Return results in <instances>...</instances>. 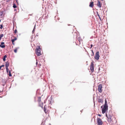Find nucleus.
Wrapping results in <instances>:
<instances>
[{
	"mask_svg": "<svg viewBox=\"0 0 125 125\" xmlns=\"http://www.w3.org/2000/svg\"><path fill=\"white\" fill-rule=\"evenodd\" d=\"M41 49L40 46H38L37 47L36 49V53L37 55L39 56L41 54Z\"/></svg>",
	"mask_w": 125,
	"mask_h": 125,
	"instance_id": "f257e3e1",
	"label": "nucleus"
},
{
	"mask_svg": "<svg viewBox=\"0 0 125 125\" xmlns=\"http://www.w3.org/2000/svg\"><path fill=\"white\" fill-rule=\"evenodd\" d=\"M48 16H42L39 17V20L41 22H45L46 21V19L48 18Z\"/></svg>",
	"mask_w": 125,
	"mask_h": 125,
	"instance_id": "f03ea898",
	"label": "nucleus"
},
{
	"mask_svg": "<svg viewBox=\"0 0 125 125\" xmlns=\"http://www.w3.org/2000/svg\"><path fill=\"white\" fill-rule=\"evenodd\" d=\"M108 107L105 106H103V105L101 106V107L102 109V114H104L106 111L108 110Z\"/></svg>",
	"mask_w": 125,
	"mask_h": 125,
	"instance_id": "7ed1b4c3",
	"label": "nucleus"
},
{
	"mask_svg": "<svg viewBox=\"0 0 125 125\" xmlns=\"http://www.w3.org/2000/svg\"><path fill=\"white\" fill-rule=\"evenodd\" d=\"M106 116L108 119V121L109 122H111L112 121V116L109 114H108L107 113H106Z\"/></svg>",
	"mask_w": 125,
	"mask_h": 125,
	"instance_id": "20e7f679",
	"label": "nucleus"
},
{
	"mask_svg": "<svg viewBox=\"0 0 125 125\" xmlns=\"http://www.w3.org/2000/svg\"><path fill=\"white\" fill-rule=\"evenodd\" d=\"M97 123L98 125H102L103 122L102 120L100 118L97 117Z\"/></svg>",
	"mask_w": 125,
	"mask_h": 125,
	"instance_id": "39448f33",
	"label": "nucleus"
},
{
	"mask_svg": "<svg viewBox=\"0 0 125 125\" xmlns=\"http://www.w3.org/2000/svg\"><path fill=\"white\" fill-rule=\"evenodd\" d=\"M99 53V52L98 51H97L96 52L94 56V58L95 59L98 60L99 59L100 57Z\"/></svg>",
	"mask_w": 125,
	"mask_h": 125,
	"instance_id": "423d86ee",
	"label": "nucleus"
},
{
	"mask_svg": "<svg viewBox=\"0 0 125 125\" xmlns=\"http://www.w3.org/2000/svg\"><path fill=\"white\" fill-rule=\"evenodd\" d=\"M38 101L39 102V106L41 107L42 108H43V103H42L41 104H40L41 101V97H39L38 98Z\"/></svg>",
	"mask_w": 125,
	"mask_h": 125,
	"instance_id": "0eeeda50",
	"label": "nucleus"
},
{
	"mask_svg": "<svg viewBox=\"0 0 125 125\" xmlns=\"http://www.w3.org/2000/svg\"><path fill=\"white\" fill-rule=\"evenodd\" d=\"M90 69L91 72H93L94 70V64L93 62H92L91 63V65H90Z\"/></svg>",
	"mask_w": 125,
	"mask_h": 125,
	"instance_id": "6e6552de",
	"label": "nucleus"
},
{
	"mask_svg": "<svg viewBox=\"0 0 125 125\" xmlns=\"http://www.w3.org/2000/svg\"><path fill=\"white\" fill-rule=\"evenodd\" d=\"M102 85L101 84H99L98 86V90L100 93L102 92Z\"/></svg>",
	"mask_w": 125,
	"mask_h": 125,
	"instance_id": "1a4fd4ad",
	"label": "nucleus"
},
{
	"mask_svg": "<svg viewBox=\"0 0 125 125\" xmlns=\"http://www.w3.org/2000/svg\"><path fill=\"white\" fill-rule=\"evenodd\" d=\"M98 2L97 3V6L99 8H100L102 7V3L99 0H98Z\"/></svg>",
	"mask_w": 125,
	"mask_h": 125,
	"instance_id": "9d476101",
	"label": "nucleus"
},
{
	"mask_svg": "<svg viewBox=\"0 0 125 125\" xmlns=\"http://www.w3.org/2000/svg\"><path fill=\"white\" fill-rule=\"evenodd\" d=\"M5 43L4 42H1V44L0 45V47L1 48H3L5 47V46L4 44Z\"/></svg>",
	"mask_w": 125,
	"mask_h": 125,
	"instance_id": "9b49d317",
	"label": "nucleus"
},
{
	"mask_svg": "<svg viewBox=\"0 0 125 125\" xmlns=\"http://www.w3.org/2000/svg\"><path fill=\"white\" fill-rule=\"evenodd\" d=\"M98 102L99 103H103L104 101L103 99H100V98L98 99Z\"/></svg>",
	"mask_w": 125,
	"mask_h": 125,
	"instance_id": "f8f14e48",
	"label": "nucleus"
},
{
	"mask_svg": "<svg viewBox=\"0 0 125 125\" xmlns=\"http://www.w3.org/2000/svg\"><path fill=\"white\" fill-rule=\"evenodd\" d=\"M9 66V62L8 61H7L6 62L5 66L6 68H8V67Z\"/></svg>",
	"mask_w": 125,
	"mask_h": 125,
	"instance_id": "ddd939ff",
	"label": "nucleus"
},
{
	"mask_svg": "<svg viewBox=\"0 0 125 125\" xmlns=\"http://www.w3.org/2000/svg\"><path fill=\"white\" fill-rule=\"evenodd\" d=\"M104 106L108 107L107 103V102L106 100L105 99V104H104Z\"/></svg>",
	"mask_w": 125,
	"mask_h": 125,
	"instance_id": "4468645a",
	"label": "nucleus"
},
{
	"mask_svg": "<svg viewBox=\"0 0 125 125\" xmlns=\"http://www.w3.org/2000/svg\"><path fill=\"white\" fill-rule=\"evenodd\" d=\"M94 2H91L90 3L89 6L90 7H93L94 6Z\"/></svg>",
	"mask_w": 125,
	"mask_h": 125,
	"instance_id": "2eb2a0df",
	"label": "nucleus"
},
{
	"mask_svg": "<svg viewBox=\"0 0 125 125\" xmlns=\"http://www.w3.org/2000/svg\"><path fill=\"white\" fill-rule=\"evenodd\" d=\"M54 18L55 19L56 21L57 20V19L58 21L60 20V18L58 17V16H55Z\"/></svg>",
	"mask_w": 125,
	"mask_h": 125,
	"instance_id": "dca6fc26",
	"label": "nucleus"
},
{
	"mask_svg": "<svg viewBox=\"0 0 125 125\" xmlns=\"http://www.w3.org/2000/svg\"><path fill=\"white\" fill-rule=\"evenodd\" d=\"M19 47H18L15 48V49L14 50V52L16 53L17 52V50L19 49Z\"/></svg>",
	"mask_w": 125,
	"mask_h": 125,
	"instance_id": "f3484780",
	"label": "nucleus"
},
{
	"mask_svg": "<svg viewBox=\"0 0 125 125\" xmlns=\"http://www.w3.org/2000/svg\"><path fill=\"white\" fill-rule=\"evenodd\" d=\"M98 17H99L100 19V21H102V20H103V19H104V17L103 16V18H102V16H98Z\"/></svg>",
	"mask_w": 125,
	"mask_h": 125,
	"instance_id": "a211bd4d",
	"label": "nucleus"
},
{
	"mask_svg": "<svg viewBox=\"0 0 125 125\" xmlns=\"http://www.w3.org/2000/svg\"><path fill=\"white\" fill-rule=\"evenodd\" d=\"M17 38L16 37L14 38V39H12L11 40V42L12 43H13L16 40Z\"/></svg>",
	"mask_w": 125,
	"mask_h": 125,
	"instance_id": "6ab92c4d",
	"label": "nucleus"
},
{
	"mask_svg": "<svg viewBox=\"0 0 125 125\" xmlns=\"http://www.w3.org/2000/svg\"><path fill=\"white\" fill-rule=\"evenodd\" d=\"M8 75L10 77H11L12 76V75L11 73V72L10 71H9V74Z\"/></svg>",
	"mask_w": 125,
	"mask_h": 125,
	"instance_id": "aec40b11",
	"label": "nucleus"
},
{
	"mask_svg": "<svg viewBox=\"0 0 125 125\" xmlns=\"http://www.w3.org/2000/svg\"><path fill=\"white\" fill-rule=\"evenodd\" d=\"M45 106H46V105H45L44 106V112L45 113H46V109L45 108Z\"/></svg>",
	"mask_w": 125,
	"mask_h": 125,
	"instance_id": "412c9836",
	"label": "nucleus"
},
{
	"mask_svg": "<svg viewBox=\"0 0 125 125\" xmlns=\"http://www.w3.org/2000/svg\"><path fill=\"white\" fill-rule=\"evenodd\" d=\"M4 35L3 34H2L0 35V39L1 40V39L2 37Z\"/></svg>",
	"mask_w": 125,
	"mask_h": 125,
	"instance_id": "4be33fe9",
	"label": "nucleus"
},
{
	"mask_svg": "<svg viewBox=\"0 0 125 125\" xmlns=\"http://www.w3.org/2000/svg\"><path fill=\"white\" fill-rule=\"evenodd\" d=\"M13 7L14 8H15L17 7V6L15 4H13Z\"/></svg>",
	"mask_w": 125,
	"mask_h": 125,
	"instance_id": "5701e85b",
	"label": "nucleus"
},
{
	"mask_svg": "<svg viewBox=\"0 0 125 125\" xmlns=\"http://www.w3.org/2000/svg\"><path fill=\"white\" fill-rule=\"evenodd\" d=\"M6 72H7V73H8V72H9V69H8V68H6Z\"/></svg>",
	"mask_w": 125,
	"mask_h": 125,
	"instance_id": "b1692460",
	"label": "nucleus"
},
{
	"mask_svg": "<svg viewBox=\"0 0 125 125\" xmlns=\"http://www.w3.org/2000/svg\"><path fill=\"white\" fill-rule=\"evenodd\" d=\"M0 28L1 29H2L3 27V25L2 24H1V25H0Z\"/></svg>",
	"mask_w": 125,
	"mask_h": 125,
	"instance_id": "393cba45",
	"label": "nucleus"
},
{
	"mask_svg": "<svg viewBox=\"0 0 125 125\" xmlns=\"http://www.w3.org/2000/svg\"><path fill=\"white\" fill-rule=\"evenodd\" d=\"M3 12L2 11H0V16H2L3 14Z\"/></svg>",
	"mask_w": 125,
	"mask_h": 125,
	"instance_id": "a878e982",
	"label": "nucleus"
},
{
	"mask_svg": "<svg viewBox=\"0 0 125 125\" xmlns=\"http://www.w3.org/2000/svg\"><path fill=\"white\" fill-rule=\"evenodd\" d=\"M92 53H93L92 54H91V55L92 56H93L94 55V52L93 50H92Z\"/></svg>",
	"mask_w": 125,
	"mask_h": 125,
	"instance_id": "bb28decb",
	"label": "nucleus"
},
{
	"mask_svg": "<svg viewBox=\"0 0 125 125\" xmlns=\"http://www.w3.org/2000/svg\"><path fill=\"white\" fill-rule=\"evenodd\" d=\"M6 81H5V82L4 83H3V86H4L6 84Z\"/></svg>",
	"mask_w": 125,
	"mask_h": 125,
	"instance_id": "cd10ccee",
	"label": "nucleus"
},
{
	"mask_svg": "<svg viewBox=\"0 0 125 125\" xmlns=\"http://www.w3.org/2000/svg\"><path fill=\"white\" fill-rule=\"evenodd\" d=\"M3 61H5L6 60V58L3 57Z\"/></svg>",
	"mask_w": 125,
	"mask_h": 125,
	"instance_id": "c85d7f7f",
	"label": "nucleus"
},
{
	"mask_svg": "<svg viewBox=\"0 0 125 125\" xmlns=\"http://www.w3.org/2000/svg\"><path fill=\"white\" fill-rule=\"evenodd\" d=\"M17 30L15 29L14 31V33H17Z\"/></svg>",
	"mask_w": 125,
	"mask_h": 125,
	"instance_id": "c756f323",
	"label": "nucleus"
},
{
	"mask_svg": "<svg viewBox=\"0 0 125 125\" xmlns=\"http://www.w3.org/2000/svg\"><path fill=\"white\" fill-rule=\"evenodd\" d=\"M2 81L3 82V83H4L5 82V81H6L4 79H3L2 80Z\"/></svg>",
	"mask_w": 125,
	"mask_h": 125,
	"instance_id": "7c9ffc66",
	"label": "nucleus"
},
{
	"mask_svg": "<svg viewBox=\"0 0 125 125\" xmlns=\"http://www.w3.org/2000/svg\"><path fill=\"white\" fill-rule=\"evenodd\" d=\"M90 49H91L92 48V47H93V45L92 44H91L90 45Z\"/></svg>",
	"mask_w": 125,
	"mask_h": 125,
	"instance_id": "2f4dec72",
	"label": "nucleus"
},
{
	"mask_svg": "<svg viewBox=\"0 0 125 125\" xmlns=\"http://www.w3.org/2000/svg\"><path fill=\"white\" fill-rule=\"evenodd\" d=\"M1 67H4V65L3 64V65H2L1 66Z\"/></svg>",
	"mask_w": 125,
	"mask_h": 125,
	"instance_id": "473e14b6",
	"label": "nucleus"
},
{
	"mask_svg": "<svg viewBox=\"0 0 125 125\" xmlns=\"http://www.w3.org/2000/svg\"><path fill=\"white\" fill-rule=\"evenodd\" d=\"M7 56H6V55H5L4 56V58H6V57H7Z\"/></svg>",
	"mask_w": 125,
	"mask_h": 125,
	"instance_id": "72a5a7b5",
	"label": "nucleus"
},
{
	"mask_svg": "<svg viewBox=\"0 0 125 125\" xmlns=\"http://www.w3.org/2000/svg\"><path fill=\"white\" fill-rule=\"evenodd\" d=\"M35 26H36V25H35L34 26V28H33V29H34V30L35 29Z\"/></svg>",
	"mask_w": 125,
	"mask_h": 125,
	"instance_id": "f704fd0d",
	"label": "nucleus"
},
{
	"mask_svg": "<svg viewBox=\"0 0 125 125\" xmlns=\"http://www.w3.org/2000/svg\"><path fill=\"white\" fill-rule=\"evenodd\" d=\"M16 1V2L17 3V4L18 3V0H15Z\"/></svg>",
	"mask_w": 125,
	"mask_h": 125,
	"instance_id": "c9c22d12",
	"label": "nucleus"
},
{
	"mask_svg": "<svg viewBox=\"0 0 125 125\" xmlns=\"http://www.w3.org/2000/svg\"><path fill=\"white\" fill-rule=\"evenodd\" d=\"M35 30L33 29L32 31V33H33L35 31Z\"/></svg>",
	"mask_w": 125,
	"mask_h": 125,
	"instance_id": "e433bc0d",
	"label": "nucleus"
},
{
	"mask_svg": "<svg viewBox=\"0 0 125 125\" xmlns=\"http://www.w3.org/2000/svg\"><path fill=\"white\" fill-rule=\"evenodd\" d=\"M98 115L100 116H101V115L99 114Z\"/></svg>",
	"mask_w": 125,
	"mask_h": 125,
	"instance_id": "4c0bfd02",
	"label": "nucleus"
},
{
	"mask_svg": "<svg viewBox=\"0 0 125 125\" xmlns=\"http://www.w3.org/2000/svg\"><path fill=\"white\" fill-rule=\"evenodd\" d=\"M37 64H38V62H37H37H36V65H37Z\"/></svg>",
	"mask_w": 125,
	"mask_h": 125,
	"instance_id": "58836bf2",
	"label": "nucleus"
},
{
	"mask_svg": "<svg viewBox=\"0 0 125 125\" xmlns=\"http://www.w3.org/2000/svg\"><path fill=\"white\" fill-rule=\"evenodd\" d=\"M38 36V33H37L36 34V36Z\"/></svg>",
	"mask_w": 125,
	"mask_h": 125,
	"instance_id": "ea45409f",
	"label": "nucleus"
},
{
	"mask_svg": "<svg viewBox=\"0 0 125 125\" xmlns=\"http://www.w3.org/2000/svg\"><path fill=\"white\" fill-rule=\"evenodd\" d=\"M1 66H0V70L1 69Z\"/></svg>",
	"mask_w": 125,
	"mask_h": 125,
	"instance_id": "a19ab883",
	"label": "nucleus"
},
{
	"mask_svg": "<svg viewBox=\"0 0 125 125\" xmlns=\"http://www.w3.org/2000/svg\"><path fill=\"white\" fill-rule=\"evenodd\" d=\"M59 22H62V21H59Z\"/></svg>",
	"mask_w": 125,
	"mask_h": 125,
	"instance_id": "79ce46f5",
	"label": "nucleus"
},
{
	"mask_svg": "<svg viewBox=\"0 0 125 125\" xmlns=\"http://www.w3.org/2000/svg\"><path fill=\"white\" fill-rule=\"evenodd\" d=\"M42 125H43V124H42H42H41V125H42Z\"/></svg>",
	"mask_w": 125,
	"mask_h": 125,
	"instance_id": "37998d69",
	"label": "nucleus"
},
{
	"mask_svg": "<svg viewBox=\"0 0 125 125\" xmlns=\"http://www.w3.org/2000/svg\"><path fill=\"white\" fill-rule=\"evenodd\" d=\"M14 17L13 18V19H14Z\"/></svg>",
	"mask_w": 125,
	"mask_h": 125,
	"instance_id": "c03bdc74",
	"label": "nucleus"
},
{
	"mask_svg": "<svg viewBox=\"0 0 125 125\" xmlns=\"http://www.w3.org/2000/svg\"><path fill=\"white\" fill-rule=\"evenodd\" d=\"M51 99H52V97H51Z\"/></svg>",
	"mask_w": 125,
	"mask_h": 125,
	"instance_id": "a18cd8bd",
	"label": "nucleus"
},
{
	"mask_svg": "<svg viewBox=\"0 0 125 125\" xmlns=\"http://www.w3.org/2000/svg\"><path fill=\"white\" fill-rule=\"evenodd\" d=\"M102 1H103V0H101Z\"/></svg>",
	"mask_w": 125,
	"mask_h": 125,
	"instance_id": "49530a36",
	"label": "nucleus"
}]
</instances>
